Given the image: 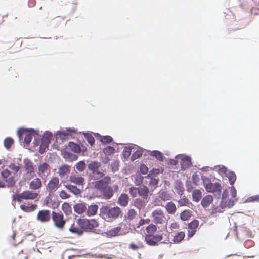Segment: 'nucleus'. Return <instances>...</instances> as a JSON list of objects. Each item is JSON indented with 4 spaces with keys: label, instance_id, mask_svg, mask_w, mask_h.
Returning a JSON list of instances; mask_svg holds the SVG:
<instances>
[{
    "label": "nucleus",
    "instance_id": "2",
    "mask_svg": "<svg viewBox=\"0 0 259 259\" xmlns=\"http://www.w3.org/2000/svg\"><path fill=\"white\" fill-rule=\"evenodd\" d=\"M121 213V209L117 206L110 208L108 206H103L100 208V216L107 222L116 219Z\"/></svg>",
    "mask_w": 259,
    "mask_h": 259
},
{
    "label": "nucleus",
    "instance_id": "45",
    "mask_svg": "<svg viewBox=\"0 0 259 259\" xmlns=\"http://www.w3.org/2000/svg\"><path fill=\"white\" fill-rule=\"evenodd\" d=\"M91 172L94 179L98 180L103 178L104 176V174L103 172L100 171L99 169Z\"/></svg>",
    "mask_w": 259,
    "mask_h": 259
},
{
    "label": "nucleus",
    "instance_id": "23",
    "mask_svg": "<svg viewBox=\"0 0 259 259\" xmlns=\"http://www.w3.org/2000/svg\"><path fill=\"white\" fill-rule=\"evenodd\" d=\"M74 211L78 214H82L87 210L86 204L84 202L76 203L73 206Z\"/></svg>",
    "mask_w": 259,
    "mask_h": 259
},
{
    "label": "nucleus",
    "instance_id": "27",
    "mask_svg": "<svg viewBox=\"0 0 259 259\" xmlns=\"http://www.w3.org/2000/svg\"><path fill=\"white\" fill-rule=\"evenodd\" d=\"M71 169V166L66 164L61 165L58 168V174L61 178L68 174Z\"/></svg>",
    "mask_w": 259,
    "mask_h": 259
},
{
    "label": "nucleus",
    "instance_id": "8",
    "mask_svg": "<svg viewBox=\"0 0 259 259\" xmlns=\"http://www.w3.org/2000/svg\"><path fill=\"white\" fill-rule=\"evenodd\" d=\"M163 239V237L160 234H146L145 236V241L146 243L150 246H155L157 245L158 242Z\"/></svg>",
    "mask_w": 259,
    "mask_h": 259
},
{
    "label": "nucleus",
    "instance_id": "60",
    "mask_svg": "<svg viewBox=\"0 0 259 259\" xmlns=\"http://www.w3.org/2000/svg\"><path fill=\"white\" fill-rule=\"evenodd\" d=\"M59 196L63 199L69 198L70 196L65 191L62 190L60 192Z\"/></svg>",
    "mask_w": 259,
    "mask_h": 259
},
{
    "label": "nucleus",
    "instance_id": "20",
    "mask_svg": "<svg viewBox=\"0 0 259 259\" xmlns=\"http://www.w3.org/2000/svg\"><path fill=\"white\" fill-rule=\"evenodd\" d=\"M37 205L36 204L24 203L20 206V209L25 212H31L35 211L37 208Z\"/></svg>",
    "mask_w": 259,
    "mask_h": 259
},
{
    "label": "nucleus",
    "instance_id": "53",
    "mask_svg": "<svg viewBox=\"0 0 259 259\" xmlns=\"http://www.w3.org/2000/svg\"><path fill=\"white\" fill-rule=\"evenodd\" d=\"M246 201L247 202H258L259 195L250 196L247 198Z\"/></svg>",
    "mask_w": 259,
    "mask_h": 259
},
{
    "label": "nucleus",
    "instance_id": "7",
    "mask_svg": "<svg viewBox=\"0 0 259 259\" xmlns=\"http://www.w3.org/2000/svg\"><path fill=\"white\" fill-rule=\"evenodd\" d=\"M51 215L54 225L59 229H63L66 223L63 213L61 212L52 211Z\"/></svg>",
    "mask_w": 259,
    "mask_h": 259
},
{
    "label": "nucleus",
    "instance_id": "51",
    "mask_svg": "<svg viewBox=\"0 0 259 259\" xmlns=\"http://www.w3.org/2000/svg\"><path fill=\"white\" fill-rule=\"evenodd\" d=\"M14 143V140L12 138L8 137L4 140V145L7 149H9Z\"/></svg>",
    "mask_w": 259,
    "mask_h": 259
},
{
    "label": "nucleus",
    "instance_id": "4",
    "mask_svg": "<svg viewBox=\"0 0 259 259\" xmlns=\"http://www.w3.org/2000/svg\"><path fill=\"white\" fill-rule=\"evenodd\" d=\"M38 193L31 190H25L20 194H16L12 195L13 200L19 203L24 200H35L38 198Z\"/></svg>",
    "mask_w": 259,
    "mask_h": 259
},
{
    "label": "nucleus",
    "instance_id": "38",
    "mask_svg": "<svg viewBox=\"0 0 259 259\" xmlns=\"http://www.w3.org/2000/svg\"><path fill=\"white\" fill-rule=\"evenodd\" d=\"M202 197L201 192L199 190H195L192 193L193 200L195 202H198L200 201Z\"/></svg>",
    "mask_w": 259,
    "mask_h": 259
},
{
    "label": "nucleus",
    "instance_id": "52",
    "mask_svg": "<svg viewBox=\"0 0 259 259\" xmlns=\"http://www.w3.org/2000/svg\"><path fill=\"white\" fill-rule=\"evenodd\" d=\"M84 137L91 146H93L94 144L95 139L91 134L87 133L84 135Z\"/></svg>",
    "mask_w": 259,
    "mask_h": 259
},
{
    "label": "nucleus",
    "instance_id": "41",
    "mask_svg": "<svg viewBox=\"0 0 259 259\" xmlns=\"http://www.w3.org/2000/svg\"><path fill=\"white\" fill-rule=\"evenodd\" d=\"M191 217V212L189 210H185L180 214V218L183 221H187Z\"/></svg>",
    "mask_w": 259,
    "mask_h": 259
},
{
    "label": "nucleus",
    "instance_id": "56",
    "mask_svg": "<svg viewBox=\"0 0 259 259\" xmlns=\"http://www.w3.org/2000/svg\"><path fill=\"white\" fill-rule=\"evenodd\" d=\"M33 135L32 133H27L24 137V142L26 145H29L32 139Z\"/></svg>",
    "mask_w": 259,
    "mask_h": 259
},
{
    "label": "nucleus",
    "instance_id": "30",
    "mask_svg": "<svg viewBox=\"0 0 259 259\" xmlns=\"http://www.w3.org/2000/svg\"><path fill=\"white\" fill-rule=\"evenodd\" d=\"M52 136V135L50 133H46L44 134L42 138L41 144L40 145V148H48L49 144L50 142V138Z\"/></svg>",
    "mask_w": 259,
    "mask_h": 259
},
{
    "label": "nucleus",
    "instance_id": "24",
    "mask_svg": "<svg viewBox=\"0 0 259 259\" xmlns=\"http://www.w3.org/2000/svg\"><path fill=\"white\" fill-rule=\"evenodd\" d=\"M64 186L70 192L75 195L78 196L81 194V189L78 188L76 186L71 184H66Z\"/></svg>",
    "mask_w": 259,
    "mask_h": 259
},
{
    "label": "nucleus",
    "instance_id": "11",
    "mask_svg": "<svg viewBox=\"0 0 259 259\" xmlns=\"http://www.w3.org/2000/svg\"><path fill=\"white\" fill-rule=\"evenodd\" d=\"M50 211L47 209L39 210L37 214V220L41 223H45L49 222L51 217Z\"/></svg>",
    "mask_w": 259,
    "mask_h": 259
},
{
    "label": "nucleus",
    "instance_id": "5",
    "mask_svg": "<svg viewBox=\"0 0 259 259\" xmlns=\"http://www.w3.org/2000/svg\"><path fill=\"white\" fill-rule=\"evenodd\" d=\"M152 221L156 225H166L168 219L164 212L161 209L154 210L151 213Z\"/></svg>",
    "mask_w": 259,
    "mask_h": 259
},
{
    "label": "nucleus",
    "instance_id": "49",
    "mask_svg": "<svg viewBox=\"0 0 259 259\" xmlns=\"http://www.w3.org/2000/svg\"><path fill=\"white\" fill-rule=\"evenodd\" d=\"M227 177L231 185H233L236 180V176L234 172L230 171L228 173Z\"/></svg>",
    "mask_w": 259,
    "mask_h": 259
},
{
    "label": "nucleus",
    "instance_id": "54",
    "mask_svg": "<svg viewBox=\"0 0 259 259\" xmlns=\"http://www.w3.org/2000/svg\"><path fill=\"white\" fill-rule=\"evenodd\" d=\"M129 192L132 197H136L137 196V194H138V187H132L130 188Z\"/></svg>",
    "mask_w": 259,
    "mask_h": 259
},
{
    "label": "nucleus",
    "instance_id": "14",
    "mask_svg": "<svg viewBox=\"0 0 259 259\" xmlns=\"http://www.w3.org/2000/svg\"><path fill=\"white\" fill-rule=\"evenodd\" d=\"M199 222L197 220H193L188 224V237L190 238L195 234L199 226Z\"/></svg>",
    "mask_w": 259,
    "mask_h": 259
},
{
    "label": "nucleus",
    "instance_id": "58",
    "mask_svg": "<svg viewBox=\"0 0 259 259\" xmlns=\"http://www.w3.org/2000/svg\"><path fill=\"white\" fill-rule=\"evenodd\" d=\"M142 155V151L141 150H137L132 155L131 159L134 161L138 158L140 157Z\"/></svg>",
    "mask_w": 259,
    "mask_h": 259
},
{
    "label": "nucleus",
    "instance_id": "62",
    "mask_svg": "<svg viewBox=\"0 0 259 259\" xmlns=\"http://www.w3.org/2000/svg\"><path fill=\"white\" fill-rule=\"evenodd\" d=\"M222 211L219 207H215L212 208V211L210 212V214L211 216H214L217 213H221Z\"/></svg>",
    "mask_w": 259,
    "mask_h": 259
},
{
    "label": "nucleus",
    "instance_id": "37",
    "mask_svg": "<svg viewBox=\"0 0 259 259\" xmlns=\"http://www.w3.org/2000/svg\"><path fill=\"white\" fill-rule=\"evenodd\" d=\"M87 166L89 170L91 171H95L101 167V163L96 161H91L88 164Z\"/></svg>",
    "mask_w": 259,
    "mask_h": 259
},
{
    "label": "nucleus",
    "instance_id": "17",
    "mask_svg": "<svg viewBox=\"0 0 259 259\" xmlns=\"http://www.w3.org/2000/svg\"><path fill=\"white\" fill-rule=\"evenodd\" d=\"M69 181L71 183H74L79 186H82L85 183V179L83 177L73 174H71L69 176Z\"/></svg>",
    "mask_w": 259,
    "mask_h": 259
},
{
    "label": "nucleus",
    "instance_id": "43",
    "mask_svg": "<svg viewBox=\"0 0 259 259\" xmlns=\"http://www.w3.org/2000/svg\"><path fill=\"white\" fill-rule=\"evenodd\" d=\"M115 148L110 146L106 147L103 149V152L106 155L110 156L115 152Z\"/></svg>",
    "mask_w": 259,
    "mask_h": 259
},
{
    "label": "nucleus",
    "instance_id": "16",
    "mask_svg": "<svg viewBox=\"0 0 259 259\" xmlns=\"http://www.w3.org/2000/svg\"><path fill=\"white\" fill-rule=\"evenodd\" d=\"M53 193L49 192L48 195L44 199L42 204L44 206L55 208L58 206L59 204L57 202L52 199Z\"/></svg>",
    "mask_w": 259,
    "mask_h": 259
},
{
    "label": "nucleus",
    "instance_id": "33",
    "mask_svg": "<svg viewBox=\"0 0 259 259\" xmlns=\"http://www.w3.org/2000/svg\"><path fill=\"white\" fill-rule=\"evenodd\" d=\"M213 197L211 195H208L202 199L201 203L203 207H207L212 202Z\"/></svg>",
    "mask_w": 259,
    "mask_h": 259
},
{
    "label": "nucleus",
    "instance_id": "42",
    "mask_svg": "<svg viewBox=\"0 0 259 259\" xmlns=\"http://www.w3.org/2000/svg\"><path fill=\"white\" fill-rule=\"evenodd\" d=\"M157 227L155 225L151 223L146 227V230L147 233V234H154L157 231Z\"/></svg>",
    "mask_w": 259,
    "mask_h": 259
},
{
    "label": "nucleus",
    "instance_id": "61",
    "mask_svg": "<svg viewBox=\"0 0 259 259\" xmlns=\"http://www.w3.org/2000/svg\"><path fill=\"white\" fill-rule=\"evenodd\" d=\"M69 230L73 233H79L80 230L78 228L75 226L74 224H72L69 229Z\"/></svg>",
    "mask_w": 259,
    "mask_h": 259
},
{
    "label": "nucleus",
    "instance_id": "28",
    "mask_svg": "<svg viewBox=\"0 0 259 259\" xmlns=\"http://www.w3.org/2000/svg\"><path fill=\"white\" fill-rule=\"evenodd\" d=\"M129 199V196L127 194H122L118 198V203L120 205L125 207L128 205Z\"/></svg>",
    "mask_w": 259,
    "mask_h": 259
},
{
    "label": "nucleus",
    "instance_id": "36",
    "mask_svg": "<svg viewBox=\"0 0 259 259\" xmlns=\"http://www.w3.org/2000/svg\"><path fill=\"white\" fill-rule=\"evenodd\" d=\"M63 157L68 160L70 161H75L76 160L78 157L76 155L72 154L70 152H68L67 150H65L63 152Z\"/></svg>",
    "mask_w": 259,
    "mask_h": 259
},
{
    "label": "nucleus",
    "instance_id": "22",
    "mask_svg": "<svg viewBox=\"0 0 259 259\" xmlns=\"http://www.w3.org/2000/svg\"><path fill=\"white\" fill-rule=\"evenodd\" d=\"M42 185L41 179L39 178H35L30 182L29 187L30 189L35 190L41 188Z\"/></svg>",
    "mask_w": 259,
    "mask_h": 259
},
{
    "label": "nucleus",
    "instance_id": "46",
    "mask_svg": "<svg viewBox=\"0 0 259 259\" xmlns=\"http://www.w3.org/2000/svg\"><path fill=\"white\" fill-rule=\"evenodd\" d=\"M143 247V245L142 243L139 242L137 244H136L133 242H132L130 244L128 248L131 250L137 251L139 249L142 248Z\"/></svg>",
    "mask_w": 259,
    "mask_h": 259
},
{
    "label": "nucleus",
    "instance_id": "47",
    "mask_svg": "<svg viewBox=\"0 0 259 259\" xmlns=\"http://www.w3.org/2000/svg\"><path fill=\"white\" fill-rule=\"evenodd\" d=\"M75 167L78 171L82 172L85 169L86 165L84 161H80L76 164Z\"/></svg>",
    "mask_w": 259,
    "mask_h": 259
},
{
    "label": "nucleus",
    "instance_id": "6",
    "mask_svg": "<svg viewBox=\"0 0 259 259\" xmlns=\"http://www.w3.org/2000/svg\"><path fill=\"white\" fill-rule=\"evenodd\" d=\"M204 186L207 192L212 193L214 195L220 196L222 186L220 183H212L208 179L204 182Z\"/></svg>",
    "mask_w": 259,
    "mask_h": 259
},
{
    "label": "nucleus",
    "instance_id": "19",
    "mask_svg": "<svg viewBox=\"0 0 259 259\" xmlns=\"http://www.w3.org/2000/svg\"><path fill=\"white\" fill-rule=\"evenodd\" d=\"M106 233L107 236L110 237L123 235L124 234L122 233V228L120 226H117L107 230Z\"/></svg>",
    "mask_w": 259,
    "mask_h": 259
},
{
    "label": "nucleus",
    "instance_id": "44",
    "mask_svg": "<svg viewBox=\"0 0 259 259\" xmlns=\"http://www.w3.org/2000/svg\"><path fill=\"white\" fill-rule=\"evenodd\" d=\"M137 215V212L134 209H131L128 210L125 217L127 220L131 221L134 219Z\"/></svg>",
    "mask_w": 259,
    "mask_h": 259
},
{
    "label": "nucleus",
    "instance_id": "10",
    "mask_svg": "<svg viewBox=\"0 0 259 259\" xmlns=\"http://www.w3.org/2000/svg\"><path fill=\"white\" fill-rule=\"evenodd\" d=\"M51 172L50 165L46 162L40 163L38 166V175L42 178L47 177Z\"/></svg>",
    "mask_w": 259,
    "mask_h": 259
},
{
    "label": "nucleus",
    "instance_id": "29",
    "mask_svg": "<svg viewBox=\"0 0 259 259\" xmlns=\"http://www.w3.org/2000/svg\"><path fill=\"white\" fill-rule=\"evenodd\" d=\"M164 208L167 212L169 214H174L177 211V207L175 204L170 201L166 204Z\"/></svg>",
    "mask_w": 259,
    "mask_h": 259
},
{
    "label": "nucleus",
    "instance_id": "25",
    "mask_svg": "<svg viewBox=\"0 0 259 259\" xmlns=\"http://www.w3.org/2000/svg\"><path fill=\"white\" fill-rule=\"evenodd\" d=\"M149 193V190L147 186L142 185L138 187V194L142 198L148 199Z\"/></svg>",
    "mask_w": 259,
    "mask_h": 259
},
{
    "label": "nucleus",
    "instance_id": "21",
    "mask_svg": "<svg viewBox=\"0 0 259 259\" xmlns=\"http://www.w3.org/2000/svg\"><path fill=\"white\" fill-rule=\"evenodd\" d=\"M83 149H82L78 144L72 142H70L68 143V146L67 147V149L70 150L74 153H80L81 151H82L83 153H84L85 152L86 149L84 147H83Z\"/></svg>",
    "mask_w": 259,
    "mask_h": 259
},
{
    "label": "nucleus",
    "instance_id": "63",
    "mask_svg": "<svg viewBox=\"0 0 259 259\" xmlns=\"http://www.w3.org/2000/svg\"><path fill=\"white\" fill-rule=\"evenodd\" d=\"M163 202L164 201L161 199H158V197L157 196L154 200L155 205L157 206H164Z\"/></svg>",
    "mask_w": 259,
    "mask_h": 259
},
{
    "label": "nucleus",
    "instance_id": "50",
    "mask_svg": "<svg viewBox=\"0 0 259 259\" xmlns=\"http://www.w3.org/2000/svg\"><path fill=\"white\" fill-rule=\"evenodd\" d=\"M150 219H141L138 224L136 225V228L139 229L141 227V226L145 225V224H149L150 223Z\"/></svg>",
    "mask_w": 259,
    "mask_h": 259
},
{
    "label": "nucleus",
    "instance_id": "31",
    "mask_svg": "<svg viewBox=\"0 0 259 259\" xmlns=\"http://www.w3.org/2000/svg\"><path fill=\"white\" fill-rule=\"evenodd\" d=\"M157 197L158 199H160L164 202L168 200H170L172 199L171 195L168 192L165 191H160L158 193Z\"/></svg>",
    "mask_w": 259,
    "mask_h": 259
},
{
    "label": "nucleus",
    "instance_id": "35",
    "mask_svg": "<svg viewBox=\"0 0 259 259\" xmlns=\"http://www.w3.org/2000/svg\"><path fill=\"white\" fill-rule=\"evenodd\" d=\"M61 209L66 215H69L72 213V207L68 203L64 202L63 203Z\"/></svg>",
    "mask_w": 259,
    "mask_h": 259
},
{
    "label": "nucleus",
    "instance_id": "39",
    "mask_svg": "<svg viewBox=\"0 0 259 259\" xmlns=\"http://www.w3.org/2000/svg\"><path fill=\"white\" fill-rule=\"evenodd\" d=\"M150 155L155 157L157 160L160 161H163V155L161 152H160L159 151L154 150L151 152Z\"/></svg>",
    "mask_w": 259,
    "mask_h": 259
},
{
    "label": "nucleus",
    "instance_id": "15",
    "mask_svg": "<svg viewBox=\"0 0 259 259\" xmlns=\"http://www.w3.org/2000/svg\"><path fill=\"white\" fill-rule=\"evenodd\" d=\"M177 159H180V163L182 169L185 170L190 166L191 165V158L189 156L183 155H178L177 156Z\"/></svg>",
    "mask_w": 259,
    "mask_h": 259
},
{
    "label": "nucleus",
    "instance_id": "40",
    "mask_svg": "<svg viewBox=\"0 0 259 259\" xmlns=\"http://www.w3.org/2000/svg\"><path fill=\"white\" fill-rule=\"evenodd\" d=\"M99 136L100 141L104 144H109L113 141V138L110 136Z\"/></svg>",
    "mask_w": 259,
    "mask_h": 259
},
{
    "label": "nucleus",
    "instance_id": "13",
    "mask_svg": "<svg viewBox=\"0 0 259 259\" xmlns=\"http://www.w3.org/2000/svg\"><path fill=\"white\" fill-rule=\"evenodd\" d=\"M10 175L11 172L8 169H4L1 172V176L7 183L8 187H12L15 184V181L14 180L13 177L12 176H10Z\"/></svg>",
    "mask_w": 259,
    "mask_h": 259
},
{
    "label": "nucleus",
    "instance_id": "34",
    "mask_svg": "<svg viewBox=\"0 0 259 259\" xmlns=\"http://www.w3.org/2000/svg\"><path fill=\"white\" fill-rule=\"evenodd\" d=\"M235 199H230L229 200H222L220 205L222 208L232 207L235 203Z\"/></svg>",
    "mask_w": 259,
    "mask_h": 259
},
{
    "label": "nucleus",
    "instance_id": "9",
    "mask_svg": "<svg viewBox=\"0 0 259 259\" xmlns=\"http://www.w3.org/2000/svg\"><path fill=\"white\" fill-rule=\"evenodd\" d=\"M59 178L56 177H53L49 181L46 189L50 193H53L57 190L60 186Z\"/></svg>",
    "mask_w": 259,
    "mask_h": 259
},
{
    "label": "nucleus",
    "instance_id": "57",
    "mask_svg": "<svg viewBox=\"0 0 259 259\" xmlns=\"http://www.w3.org/2000/svg\"><path fill=\"white\" fill-rule=\"evenodd\" d=\"M131 154V149L126 147L124 149L122 152V155L124 158H128L130 157Z\"/></svg>",
    "mask_w": 259,
    "mask_h": 259
},
{
    "label": "nucleus",
    "instance_id": "59",
    "mask_svg": "<svg viewBox=\"0 0 259 259\" xmlns=\"http://www.w3.org/2000/svg\"><path fill=\"white\" fill-rule=\"evenodd\" d=\"M9 167L15 174L17 172L19 169L20 167L19 164H16L15 163H11L9 165Z\"/></svg>",
    "mask_w": 259,
    "mask_h": 259
},
{
    "label": "nucleus",
    "instance_id": "1",
    "mask_svg": "<svg viewBox=\"0 0 259 259\" xmlns=\"http://www.w3.org/2000/svg\"><path fill=\"white\" fill-rule=\"evenodd\" d=\"M111 181V178L109 176H106L94 183V188L97 189L106 199H110L113 196L115 191L118 189L117 185H110Z\"/></svg>",
    "mask_w": 259,
    "mask_h": 259
},
{
    "label": "nucleus",
    "instance_id": "55",
    "mask_svg": "<svg viewBox=\"0 0 259 259\" xmlns=\"http://www.w3.org/2000/svg\"><path fill=\"white\" fill-rule=\"evenodd\" d=\"M158 182V179L152 178L149 182V186L155 188L156 187H157Z\"/></svg>",
    "mask_w": 259,
    "mask_h": 259
},
{
    "label": "nucleus",
    "instance_id": "26",
    "mask_svg": "<svg viewBox=\"0 0 259 259\" xmlns=\"http://www.w3.org/2000/svg\"><path fill=\"white\" fill-rule=\"evenodd\" d=\"M99 207L96 204H92L87 207L85 213L87 215L91 217L96 215L98 212Z\"/></svg>",
    "mask_w": 259,
    "mask_h": 259
},
{
    "label": "nucleus",
    "instance_id": "3",
    "mask_svg": "<svg viewBox=\"0 0 259 259\" xmlns=\"http://www.w3.org/2000/svg\"><path fill=\"white\" fill-rule=\"evenodd\" d=\"M77 222L79 227L86 232H93L99 225L98 220L95 219L79 218L77 219Z\"/></svg>",
    "mask_w": 259,
    "mask_h": 259
},
{
    "label": "nucleus",
    "instance_id": "18",
    "mask_svg": "<svg viewBox=\"0 0 259 259\" xmlns=\"http://www.w3.org/2000/svg\"><path fill=\"white\" fill-rule=\"evenodd\" d=\"M148 201V199L143 198H138L135 199L133 202L134 206L139 210L144 209L147 205Z\"/></svg>",
    "mask_w": 259,
    "mask_h": 259
},
{
    "label": "nucleus",
    "instance_id": "12",
    "mask_svg": "<svg viewBox=\"0 0 259 259\" xmlns=\"http://www.w3.org/2000/svg\"><path fill=\"white\" fill-rule=\"evenodd\" d=\"M24 167L27 175L31 177L35 176L34 167L31 161L28 159H24Z\"/></svg>",
    "mask_w": 259,
    "mask_h": 259
},
{
    "label": "nucleus",
    "instance_id": "64",
    "mask_svg": "<svg viewBox=\"0 0 259 259\" xmlns=\"http://www.w3.org/2000/svg\"><path fill=\"white\" fill-rule=\"evenodd\" d=\"M148 171V168L145 164H142L140 166V172L142 174H146Z\"/></svg>",
    "mask_w": 259,
    "mask_h": 259
},
{
    "label": "nucleus",
    "instance_id": "48",
    "mask_svg": "<svg viewBox=\"0 0 259 259\" xmlns=\"http://www.w3.org/2000/svg\"><path fill=\"white\" fill-rule=\"evenodd\" d=\"M178 203L180 206H188L189 204L192 205V204L189 202V199L185 197L180 199L178 201Z\"/></svg>",
    "mask_w": 259,
    "mask_h": 259
},
{
    "label": "nucleus",
    "instance_id": "32",
    "mask_svg": "<svg viewBox=\"0 0 259 259\" xmlns=\"http://www.w3.org/2000/svg\"><path fill=\"white\" fill-rule=\"evenodd\" d=\"M185 237V233L183 231L177 232L173 238V241L176 243H179L182 242Z\"/></svg>",
    "mask_w": 259,
    "mask_h": 259
}]
</instances>
